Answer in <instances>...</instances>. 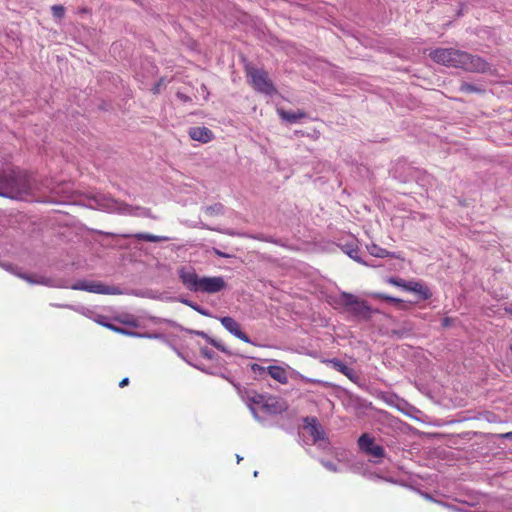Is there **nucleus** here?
<instances>
[{"instance_id": "f257e3e1", "label": "nucleus", "mask_w": 512, "mask_h": 512, "mask_svg": "<svg viewBox=\"0 0 512 512\" xmlns=\"http://www.w3.org/2000/svg\"><path fill=\"white\" fill-rule=\"evenodd\" d=\"M429 57L437 64L467 72L484 73L489 70V64L481 57L454 48L434 49L430 51Z\"/></svg>"}, {"instance_id": "f03ea898", "label": "nucleus", "mask_w": 512, "mask_h": 512, "mask_svg": "<svg viewBox=\"0 0 512 512\" xmlns=\"http://www.w3.org/2000/svg\"><path fill=\"white\" fill-rule=\"evenodd\" d=\"M35 189V183L25 171L9 169L0 173V196L26 200Z\"/></svg>"}, {"instance_id": "7ed1b4c3", "label": "nucleus", "mask_w": 512, "mask_h": 512, "mask_svg": "<svg viewBox=\"0 0 512 512\" xmlns=\"http://www.w3.org/2000/svg\"><path fill=\"white\" fill-rule=\"evenodd\" d=\"M178 276L185 288L192 292L214 294L226 288L223 277H200L193 268L181 267L178 269Z\"/></svg>"}, {"instance_id": "20e7f679", "label": "nucleus", "mask_w": 512, "mask_h": 512, "mask_svg": "<svg viewBox=\"0 0 512 512\" xmlns=\"http://www.w3.org/2000/svg\"><path fill=\"white\" fill-rule=\"evenodd\" d=\"M336 303L356 317L369 318L372 312L365 300L347 292L340 293L336 298Z\"/></svg>"}, {"instance_id": "39448f33", "label": "nucleus", "mask_w": 512, "mask_h": 512, "mask_svg": "<svg viewBox=\"0 0 512 512\" xmlns=\"http://www.w3.org/2000/svg\"><path fill=\"white\" fill-rule=\"evenodd\" d=\"M248 400L268 414H281L288 409L287 403L277 396L253 393L248 396Z\"/></svg>"}, {"instance_id": "423d86ee", "label": "nucleus", "mask_w": 512, "mask_h": 512, "mask_svg": "<svg viewBox=\"0 0 512 512\" xmlns=\"http://www.w3.org/2000/svg\"><path fill=\"white\" fill-rule=\"evenodd\" d=\"M246 73L252 87L257 92L265 95H273L277 92L273 82L265 70L255 67H247Z\"/></svg>"}, {"instance_id": "0eeeda50", "label": "nucleus", "mask_w": 512, "mask_h": 512, "mask_svg": "<svg viewBox=\"0 0 512 512\" xmlns=\"http://www.w3.org/2000/svg\"><path fill=\"white\" fill-rule=\"evenodd\" d=\"M73 290H83L96 294H118L117 288L108 286L100 281L81 280L71 286Z\"/></svg>"}, {"instance_id": "6e6552de", "label": "nucleus", "mask_w": 512, "mask_h": 512, "mask_svg": "<svg viewBox=\"0 0 512 512\" xmlns=\"http://www.w3.org/2000/svg\"><path fill=\"white\" fill-rule=\"evenodd\" d=\"M358 446L362 452L374 458H382L385 455L384 448L375 443V439L367 433L358 438Z\"/></svg>"}, {"instance_id": "1a4fd4ad", "label": "nucleus", "mask_w": 512, "mask_h": 512, "mask_svg": "<svg viewBox=\"0 0 512 512\" xmlns=\"http://www.w3.org/2000/svg\"><path fill=\"white\" fill-rule=\"evenodd\" d=\"M219 320L223 327L231 334H233L235 337H237L238 339L245 343L251 342L248 335L241 330L240 324L234 318L230 316H225L221 317Z\"/></svg>"}, {"instance_id": "9d476101", "label": "nucleus", "mask_w": 512, "mask_h": 512, "mask_svg": "<svg viewBox=\"0 0 512 512\" xmlns=\"http://www.w3.org/2000/svg\"><path fill=\"white\" fill-rule=\"evenodd\" d=\"M188 134L192 140H195V141H198L201 143H208L214 139L213 132L209 128L204 127V126L192 127L189 129Z\"/></svg>"}, {"instance_id": "9b49d317", "label": "nucleus", "mask_w": 512, "mask_h": 512, "mask_svg": "<svg viewBox=\"0 0 512 512\" xmlns=\"http://www.w3.org/2000/svg\"><path fill=\"white\" fill-rule=\"evenodd\" d=\"M304 428L313 437L314 442L324 439V431L315 417H306Z\"/></svg>"}, {"instance_id": "f8f14e48", "label": "nucleus", "mask_w": 512, "mask_h": 512, "mask_svg": "<svg viewBox=\"0 0 512 512\" xmlns=\"http://www.w3.org/2000/svg\"><path fill=\"white\" fill-rule=\"evenodd\" d=\"M406 291L418 294L422 300H427L432 296V292L429 287L420 281H408Z\"/></svg>"}, {"instance_id": "ddd939ff", "label": "nucleus", "mask_w": 512, "mask_h": 512, "mask_svg": "<svg viewBox=\"0 0 512 512\" xmlns=\"http://www.w3.org/2000/svg\"><path fill=\"white\" fill-rule=\"evenodd\" d=\"M269 375L281 384L288 382L287 372L283 367L272 365L267 368Z\"/></svg>"}, {"instance_id": "4468645a", "label": "nucleus", "mask_w": 512, "mask_h": 512, "mask_svg": "<svg viewBox=\"0 0 512 512\" xmlns=\"http://www.w3.org/2000/svg\"><path fill=\"white\" fill-rule=\"evenodd\" d=\"M278 115L281 119L286 120L290 123H295L296 121L303 119L306 117V113L298 110V111H285L283 109H278Z\"/></svg>"}, {"instance_id": "2eb2a0df", "label": "nucleus", "mask_w": 512, "mask_h": 512, "mask_svg": "<svg viewBox=\"0 0 512 512\" xmlns=\"http://www.w3.org/2000/svg\"><path fill=\"white\" fill-rule=\"evenodd\" d=\"M367 249H368L369 253L375 257H379V258L394 257L393 253H391L388 250L381 248L375 244L368 246Z\"/></svg>"}, {"instance_id": "dca6fc26", "label": "nucleus", "mask_w": 512, "mask_h": 512, "mask_svg": "<svg viewBox=\"0 0 512 512\" xmlns=\"http://www.w3.org/2000/svg\"><path fill=\"white\" fill-rule=\"evenodd\" d=\"M21 278L30 284L48 285L49 282L47 278L35 274H23Z\"/></svg>"}, {"instance_id": "f3484780", "label": "nucleus", "mask_w": 512, "mask_h": 512, "mask_svg": "<svg viewBox=\"0 0 512 512\" xmlns=\"http://www.w3.org/2000/svg\"><path fill=\"white\" fill-rule=\"evenodd\" d=\"M343 251L347 253V255L356 260L360 261L359 259V248L356 243H347L343 246Z\"/></svg>"}, {"instance_id": "a211bd4d", "label": "nucleus", "mask_w": 512, "mask_h": 512, "mask_svg": "<svg viewBox=\"0 0 512 512\" xmlns=\"http://www.w3.org/2000/svg\"><path fill=\"white\" fill-rule=\"evenodd\" d=\"M134 238L138 240H145L149 242H160L163 240H166L165 237H160L152 234H146V233H137L133 235Z\"/></svg>"}, {"instance_id": "6ab92c4d", "label": "nucleus", "mask_w": 512, "mask_h": 512, "mask_svg": "<svg viewBox=\"0 0 512 512\" xmlns=\"http://www.w3.org/2000/svg\"><path fill=\"white\" fill-rule=\"evenodd\" d=\"M328 365H330L333 369L343 374V371L346 370L347 365L344 364L337 358L328 359L325 361Z\"/></svg>"}, {"instance_id": "aec40b11", "label": "nucleus", "mask_w": 512, "mask_h": 512, "mask_svg": "<svg viewBox=\"0 0 512 512\" xmlns=\"http://www.w3.org/2000/svg\"><path fill=\"white\" fill-rule=\"evenodd\" d=\"M371 296L373 298H375V299L384 300V301H388V302H392V303H399V302H401L400 299L392 297V296H389V295L384 294V293H372Z\"/></svg>"}, {"instance_id": "412c9836", "label": "nucleus", "mask_w": 512, "mask_h": 512, "mask_svg": "<svg viewBox=\"0 0 512 512\" xmlns=\"http://www.w3.org/2000/svg\"><path fill=\"white\" fill-rule=\"evenodd\" d=\"M387 282L389 284H392L396 287H400L402 289H404L405 291L407 290V283L405 280L401 279V278H396V277H390L387 279Z\"/></svg>"}, {"instance_id": "4be33fe9", "label": "nucleus", "mask_w": 512, "mask_h": 512, "mask_svg": "<svg viewBox=\"0 0 512 512\" xmlns=\"http://www.w3.org/2000/svg\"><path fill=\"white\" fill-rule=\"evenodd\" d=\"M167 85V80L165 77H161L152 87L151 91L153 94H159L163 88Z\"/></svg>"}, {"instance_id": "5701e85b", "label": "nucleus", "mask_w": 512, "mask_h": 512, "mask_svg": "<svg viewBox=\"0 0 512 512\" xmlns=\"http://www.w3.org/2000/svg\"><path fill=\"white\" fill-rule=\"evenodd\" d=\"M51 11L52 15L57 19H62L65 15V8L62 5H53Z\"/></svg>"}, {"instance_id": "b1692460", "label": "nucleus", "mask_w": 512, "mask_h": 512, "mask_svg": "<svg viewBox=\"0 0 512 512\" xmlns=\"http://www.w3.org/2000/svg\"><path fill=\"white\" fill-rule=\"evenodd\" d=\"M343 375L346 376L353 383H357L359 381L358 374L350 367H346V370L343 371Z\"/></svg>"}, {"instance_id": "393cba45", "label": "nucleus", "mask_w": 512, "mask_h": 512, "mask_svg": "<svg viewBox=\"0 0 512 512\" xmlns=\"http://www.w3.org/2000/svg\"><path fill=\"white\" fill-rule=\"evenodd\" d=\"M343 375L346 376L353 383H357L359 381L358 374L350 367H346V370L343 371Z\"/></svg>"}, {"instance_id": "a878e982", "label": "nucleus", "mask_w": 512, "mask_h": 512, "mask_svg": "<svg viewBox=\"0 0 512 512\" xmlns=\"http://www.w3.org/2000/svg\"><path fill=\"white\" fill-rule=\"evenodd\" d=\"M460 90L462 92H466V93L482 92V90L480 88H478L472 84H469V83H462Z\"/></svg>"}, {"instance_id": "bb28decb", "label": "nucleus", "mask_w": 512, "mask_h": 512, "mask_svg": "<svg viewBox=\"0 0 512 512\" xmlns=\"http://www.w3.org/2000/svg\"><path fill=\"white\" fill-rule=\"evenodd\" d=\"M207 342L211 344L213 347L217 348L218 350L222 352H227L226 348L219 341L211 337H207Z\"/></svg>"}, {"instance_id": "cd10ccee", "label": "nucleus", "mask_w": 512, "mask_h": 512, "mask_svg": "<svg viewBox=\"0 0 512 512\" xmlns=\"http://www.w3.org/2000/svg\"><path fill=\"white\" fill-rule=\"evenodd\" d=\"M176 97L181 101V102H184V103H187V102H191L192 99L191 97H189L188 95L182 93V92H177L176 93Z\"/></svg>"}, {"instance_id": "c85d7f7f", "label": "nucleus", "mask_w": 512, "mask_h": 512, "mask_svg": "<svg viewBox=\"0 0 512 512\" xmlns=\"http://www.w3.org/2000/svg\"><path fill=\"white\" fill-rule=\"evenodd\" d=\"M251 370H252L254 373H259V374H261V373H263V372L266 370V368H264L263 366H261V365H259V364L254 363V364H252V365H251Z\"/></svg>"}, {"instance_id": "c756f323", "label": "nucleus", "mask_w": 512, "mask_h": 512, "mask_svg": "<svg viewBox=\"0 0 512 512\" xmlns=\"http://www.w3.org/2000/svg\"><path fill=\"white\" fill-rule=\"evenodd\" d=\"M106 326L114 331H117V332H120L123 334H128V330L126 328H117L112 324H106Z\"/></svg>"}, {"instance_id": "7c9ffc66", "label": "nucleus", "mask_w": 512, "mask_h": 512, "mask_svg": "<svg viewBox=\"0 0 512 512\" xmlns=\"http://www.w3.org/2000/svg\"><path fill=\"white\" fill-rule=\"evenodd\" d=\"M323 466L327 468L330 471L336 472L337 468L336 465L332 462H322Z\"/></svg>"}, {"instance_id": "2f4dec72", "label": "nucleus", "mask_w": 512, "mask_h": 512, "mask_svg": "<svg viewBox=\"0 0 512 512\" xmlns=\"http://www.w3.org/2000/svg\"><path fill=\"white\" fill-rule=\"evenodd\" d=\"M452 322H453L452 318H450V317H445V318H443V320H442V326H443L444 328L449 327V326L452 324Z\"/></svg>"}, {"instance_id": "473e14b6", "label": "nucleus", "mask_w": 512, "mask_h": 512, "mask_svg": "<svg viewBox=\"0 0 512 512\" xmlns=\"http://www.w3.org/2000/svg\"><path fill=\"white\" fill-rule=\"evenodd\" d=\"M498 437L502 438V439H512V431L506 432V433H501L498 435Z\"/></svg>"}, {"instance_id": "72a5a7b5", "label": "nucleus", "mask_w": 512, "mask_h": 512, "mask_svg": "<svg viewBox=\"0 0 512 512\" xmlns=\"http://www.w3.org/2000/svg\"><path fill=\"white\" fill-rule=\"evenodd\" d=\"M127 385H128V378H124V379H122V380L120 381V383H119V387H122V388H123V387H125V386H127Z\"/></svg>"}, {"instance_id": "f704fd0d", "label": "nucleus", "mask_w": 512, "mask_h": 512, "mask_svg": "<svg viewBox=\"0 0 512 512\" xmlns=\"http://www.w3.org/2000/svg\"><path fill=\"white\" fill-rule=\"evenodd\" d=\"M216 254L220 255V256H225V254L221 253V251H216Z\"/></svg>"}, {"instance_id": "c9c22d12", "label": "nucleus", "mask_w": 512, "mask_h": 512, "mask_svg": "<svg viewBox=\"0 0 512 512\" xmlns=\"http://www.w3.org/2000/svg\"><path fill=\"white\" fill-rule=\"evenodd\" d=\"M203 354H204V355H206V356H208V357H210V356H209V352H205V351H203Z\"/></svg>"}, {"instance_id": "e433bc0d", "label": "nucleus", "mask_w": 512, "mask_h": 512, "mask_svg": "<svg viewBox=\"0 0 512 512\" xmlns=\"http://www.w3.org/2000/svg\"><path fill=\"white\" fill-rule=\"evenodd\" d=\"M203 354H204V355H206V356H208V357H210V356H209V352H205V351H203Z\"/></svg>"}]
</instances>
